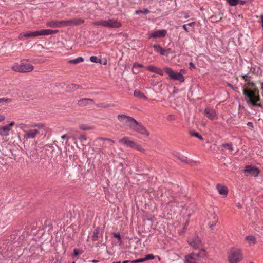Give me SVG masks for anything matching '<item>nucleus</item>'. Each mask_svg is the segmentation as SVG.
I'll return each instance as SVG.
<instances>
[{"mask_svg": "<svg viewBox=\"0 0 263 263\" xmlns=\"http://www.w3.org/2000/svg\"><path fill=\"white\" fill-rule=\"evenodd\" d=\"M168 118L170 119H173V115H169L168 116Z\"/></svg>", "mask_w": 263, "mask_h": 263, "instance_id": "62", "label": "nucleus"}, {"mask_svg": "<svg viewBox=\"0 0 263 263\" xmlns=\"http://www.w3.org/2000/svg\"><path fill=\"white\" fill-rule=\"evenodd\" d=\"M61 138H62V139H66V135H64L62 136H61Z\"/></svg>", "mask_w": 263, "mask_h": 263, "instance_id": "59", "label": "nucleus"}, {"mask_svg": "<svg viewBox=\"0 0 263 263\" xmlns=\"http://www.w3.org/2000/svg\"><path fill=\"white\" fill-rule=\"evenodd\" d=\"M190 135L192 136H194L195 137H197L201 140H203V138L198 133H196L195 132H190Z\"/></svg>", "mask_w": 263, "mask_h": 263, "instance_id": "33", "label": "nucleus"}, {"mask_svg": "<svg viewBox=\"0 0 263 263\" xmlns=\"http://www.w3.org/2000/svg\"><path fill=\"white\" fill-rule=\"evenodd\" d=\"M260 18H261V22L263 24V15L260 16Z\"/></svg>", "mask_w": 263, "mask_h": 263, "instance_id": "64", "label": "nucleus"}, {"mask_svg": "<svg viewBox=\"0 0 263 263\" xmlns=\"http://www.w3.org/2000/svg\"><path fill=\"white\" fill-rule=\"evenodd\" d=\"M216 188L220 194L223 195L224 196L227 195L228 190L227 186L218 184L216 186Z\"/></svg>", "mask_w": 263, "mask_h": 263, "instance_id": "23", "label": "nucleus"}, {"mask_svg": "<svg viewBox=\"0 0 263 263\" xmlns=\"http://www.w3.org/2000/svg\"><path fill=\"white\" fill-rule=\"evenodd\" d=\"M133 72L134 73H137L138 72V71H136V70H135V71H134V68H133Z\"/></svg>", "mask_w": 263, "mask_h": 263, "instance_id": "60", "label": "nucleus"}, {"mask_svg": "<svg viewBox=\"0 0 263 263\" xmlns=\"http://www.w3.org/2000/svg\"><path fill=\"white\" fill-rule=\"evenodd\" d=\"M247 125L250 128H254L253 123L252 122H248L247 123Z\"/></svg>", "mask_w": 263, "mask_h": 263, "instance_id": "46", "label": "nucleus"}, {"mask_svg": "<svg viewBox=\"0 0 263 263\" xmlns=\"http://www.w3.org/2000/svg\"><path fill=\"white\" fill-rule=\"evenodd\" d=\"M130 128L141 135L146 136L149 135V132L146 129L145 127L142 125L141 123L138 122L136 120H134Z\"/></svg>", "mask_w": 263, "mask_h": 263, "instance_id": "7", "label": "nucleus"}, {"mask_svg": "<svg viewBox=\"0 0 263 263\" xmlns=\"http://www.w3.org/2000/svg\"><path fill=\"white\" fill-rule=\"evenodd\" d=\"M164 71L173 80H178L180 82L184 81V78L180 72L174 71L170 67H165Z\"/></svg>", "mask_w": 263, "mask_h": 263, "instance_id": "6", "label": "nucleus"}, {"mask_svg": "<svg viewBox=\"0 0 263 263\" xmlns=\"http://www.w3.org/2000/svg\"><path fill=\"white\" fill-rule=\"evenodd\" d=\"M236 206L237 208H238L239 209H241L242 208V205H241V204L240 203H237Z\"/></svg>", "mask_w": 263, "mask_h": 263, "instance_id": "54", "label": "nucleus"}, {"mask_svg": "<svg viewBox=\"0 0 263 263\" xmlns=\"http://www.w3.org/2000/svg\"><path fill=\"white\" fill-rule=\"evenodd\" d=\"M93 100L89 98H83L78 101V105L81 107H84L93 103Z\"/></svg>", "mask_w": 263, "mask_h": 263, "instance_id": "21", "label": "nucleus"}, {"mask_svg": "<svg viewBox=\"0 0 263 263\" xmlns=\"http://www.w3.org/2000/svg\"><path fill=\"white\" fill-rule=\"evenodd\" d=\"M206 255H207V253L205 251V250L203 249H201V250H200V251L197 253H194V257H195V258L196 257H199V258H205L206 256Z\"/></svg>", "mask_w": 263, "mask_h": 263, "instance_id": "25", "label": "nucleus"}, {"mask_svg": "<svg viewBox=\"0 0 263 263\" xmlns=\"http://www.w3.org/2000/svg\"><path fill=\"white\" fill-rule=\"evenodd\" d=\"M242 258V254L240 249L237 248H232L231 249L228 255V261L229 263H238Z\"/></svg>", "mask_w": 263, "mask_h": 263, "instance_id": "4", "label": "nucleus"}, {"mask_svg": "<svg viewBox=\"0 0 263 263\" xmlns=\"http://www.w3.org/2000/svg\"><path fill=\"white\" fill-rule=\"evenodd\" d=\"M47 26L51 28H61L66 27V21H55L52 20L46 23Z\"/></svg>", "mask_w": 263, "mask_h": 263, "instance_id": "11", "label": "nucleus"}, {"mask_svg": "<svg viewBox=\"0 0 263 263\" xmlns=\"http://www.w3.org/2000/svg\"><path fill=\"white\" fill-rule=\"evenodd\" d=\"M143 67V65L142 64L135 63L133 65V68H141V67Z\"/></svg>", "mask_w": 263, "mask_h": 263, "instance_id": "42", "label": "nucleus"}, {"mask_svg": "<svg viewBox=\"0 0 263 263\" xmlns=\"http://www.w3.org/2000/svg\"><path fill=\"white\" fill-rule=\"evenodd\" d=\"M90 60L91 62H94V63H101V62H100L101 60L98 59V58L96 56H91L90 58Z\"/></svg>", "mask_w": 263, "mask_h": 263, "instance_id": "38", "label": "nucleus"}, {"mask_svg": "<svg viewBox=\"0 0 263 263\" xmlns=\"http://www.w3.org/2000/svg\"><path fill=\"white\" fill-rule=\"evenodd\" d=\"M244 173L246 174V176L250 175L251 176L256 177L258 175L259 171L254 166L247 165L245 168Z\"/></svg>", "mask_w": 263, "mask_h": 263, "instance_id": "10", "label": "nucleus"}, {"mask_svg": "<svg viewBox=\"0 0 263 263\" xmlns=\"http://www.w3.org/2000/svg\"><path fill=\"white\" fill-rule=\"evenodd\" d=\"M119 143L120 144L125 145L127 147L135 149L142 153H145L146 150L142 147V145L135 142L134 141L130 140L129 137H124L119 140Z\"/></svg>", "mask_w": 263, "mask_h": 263, "instance_id": "3", "label": "nucleus"}, {"mask_svg": "<svg viewBox=\"0 0 263 263\" xmlns=\"http://www.w3.org/2000/svg\"><path fill=\"white\" fill-rule=\"evenodd\" d=\"M183 28L186 32H189L188 29L186 27V25H184L183 26Z\"/></svg>", "mask_w": 263, "mask_h": 263, "instance_id": "53", "label": "nucleus"}, {"mask_svg": "<svg viewBox=\"0 0 263 263\" xmlns=\"http://www.w3.org/2000/svg\"><path fill=\"white\" fill-rule=\"evenodd\" d=\"M243 93L248 98V100H247L248 103H250L253 106H261V104H257V102L260 100L258 89L254 88V90L244 89Z\"/></svg>", "mask_w": 263, "mask_h": 263, "instance_id": "2", "label": "nucleus"}, {"mask_svg": "<svg viewBox=\"0 0 263 263\" xmlns=\"http://www.w3.org/2000/svg\"><path fill=\"white\" fill-rule=\"evenodd\" d=\"M98 262V261L97 260H92V262H93V263H97Z\"/></svg>", "mask_w": 263, "mask_h": 263, "instance_id": "63", "label": "nucleus"}, {"mask_svg": "<svg viewBox=\"0 0 263 263\" xmlns=\"http://www.w3.org/2000/svg\"><path fill=\"white\" fill-rule=\"evenodd\" d=\"M33 66L29 63H24L21 62L20 63H14L12 66V69L17 72H29L33 70Z\"/></svg>", "mask_w": 263, "mask_h": 263, "instance_id": "5", "label": "nucleus"}, {"mask_svg": "<svg viewBox=\"0 0 263 263\" xmlns=\"http://www.w3.org/2000/svg\"><path fill=\"white\" fill-rule=\"evenodd\" d=\"M243 79L245 82H248L249 80L248 77L247 75H244L242 76Z\"/></svg>", "mask_w": 263, "mask_h": 263, "instance_id": "50", "label": "nucleus"}, {"mask_svg": "<svg viewBox=\"0 0 263 263\" xmlns=\"http://www.w3.org/2000/svg\"><path fill=\"white\" fill-rule=\"evenodd\" d=\"M131 263V261L130 260H125V261H123L122 263Z\"/></svg>", "mask_w": 263, "mask_h": 263, "instance_id": "58", "label": "nucleus"}, {"mask_svg": "<svg viewBox=\"0 0 263 263\" xmlns=\"http://www.w3.org/2000/svg\"><path fill=\"white\" fill-rule=\"evenodd\" d=\"M5 119V117L4 115H0V122L4 121Z\"/></svg>", "mask_w": 263, "mask_h": 263, "instance_id": "51", "label": "nucleus"}, {"mask_svg": "<svg viewBox=\"0 0 263 263\" xmlns=\"http://www.w3.org/2000/svg\"><path fill=\"white\" fill-rule=\"evenodd\" d=\"M125 164V161L124 160H122V162H119L118 166L123 167Z\"/></svg>", "mask_w": 263, "mask_h": 263, "instance_id": "49", "label": "nucleus"}, {"mask_svg": "<svg viewBox=\"0 0 263 263\" xmlns=\"http://www.w3.org/2000/svg\"><path fill=\"white\" fill-rule=\"evenodd\" d=\"M150 12L149 10L148 9H144L143 10H137L135 12V14L136 15H138L140 13H143L144 14H147Z\"/></svg>", "mask_w": 263, "mask_h": 263, "instance_id": "31", "label": "nucleus"}, {"mask_svg": "<svg viewBox=\"0 0 263 263\" xmlns=\"http://www.w3.org/2000/svg\"><path fill=\"white\" fill-rule=\"evenodd\" d=\"M213 218H214V219H215V221H213L212 223H211V222L209 223L210 228H211V230H213L214 227L215 226L216 223L217 221L216 215L214 214Z\"/></svg>", "mask_w": 263, "mask_h": 263, "instance_id": "32", "label": "nucleus"}, {"mask_svg": "<svg viewBox=\"0 0 263 263\" xmlns=\"http://www.w3.org/2000/svg\"><path fill=\"white\" fill-rule=\"evenodd\" d=\"M15 124L14 121H11L8 124L0 127V135L2 136H7L9 135L11 127Z\"/></svg>", "mask_w": 263, "mask_h": 263, "instance_id": "12", "label": "nucleus"}, {"mask_svg": "<svg viewBox=\"0 0 263 263\" xmlns=\"http://www.w3.org/2000/svg\"><path fill=\"white\" fill-rule=\"evenodd\" d=\"M246 239L248 241V242L250 244H255L256 242V239L255 236L252 235L247 236L246 237Z\"/></svg>", "mask_w": 263, "mask_h": 263, "instance_id": "29", "label": "nucleus"}, {"mask_svg": "<svg viewBox=\"0 0 263 263\" xmlns=\"http://www.w3.org/2000/svg\"><path fill=\"white\" fill-rule=\"evenodd\" d=\"M204 113L205 115L210 120L217 119L218 118L216 111L210 108H205Z\"/></svg>", "mask_w": 263, "mask_h": 263, "instance_id": "13", "label": "nucleus"}, {"mask_svg": "<svg viewBox=\"0 0 263 263\" xmlns=\"http://www.w3.org/2000/svg\"><path fill=\"white\" fill-rule=\"evenodd\" d=\"M121 26V24L116 21V28L120 27Z\"/></svg>", "mask_w": 263, "mask_h": 263, "instance_id": "56", "label": "nucleus"}, {"mask_svg": "<svg viewBox=\"0 0 263 263\" xmlns=\"http://www.w3.org/2000/svg\"><path fill=\"white\" fill-rule=\"evenodd\" d=\"M145 68L151 72H155L160 76H163L164 74L163 71L161 68L153 65L146 66Z\"/></svg>", "mask_w": 263, "mask_h": 263, "instance_id": "17", "label": "nucleus"}, {"mask_svg": "<svg viewBox=\"0 0 263 263\" xmlns=\"http://www.w3.org/2000/svg\"><path fill=\"white\" fill-rule=\"evenodd\" d=\"M11 101L9 99L0 98V103H4L10 102Z\"/></svg>", "mask_w": 263, "mask_h": 263, "instance_id": "41", "label": "nucleus"}, {"mask_svg": "<svg viewBox=\"0 0 263 263\" xmlns=\"http://www.w3.org/2000/svg\"><path fill=\"white\" fill-rule=\"evenodd\" d=\"M154 50L157 52L160 53L162 51L163 48L159 45H154L153 46Z\"/></svg>", "mask_w": 263, "mask_h": 263, "instance_id": "37", "label": "nucleus"}, {"mask_svg": "<svg viewBox=\"0 0 263 263\" xmlns=\"http://www.w3.org/2000/svg\"><path fill=\"white\" fill-rule=\"evenodd\" d=\"M247 83L248 85L252 87H254L255 86L254 83L253 82H250V80L247 82Z\"/></svg>", "mask_w": 263, "mask_h": 263, "instance_id": "48", "label": "nucleus"}, {"mask_svg": "<svg viewBox=\"0 0 263 263\" xmlns=\"http://www.w3.org/2000/svg\"><path fill=\"white\" fill-rule=\"evenodd\" d=\"M171 49L170 48L163 49L162 51L160 53L161 55L167 56L168 54L171 52Z\"/></svg>", "mask_w": 263, "mask_h": 263, "instance_id": "35", "label": "nucleus"}, {"mask_svg": "<svg viewBox=\"0 0 263 263\" xmlns=\"http://www.w3.org/2000/svg\"><path fill=\"white\" fill-rule=\"evenodd\" d=\"M221 146H222V147L226 148L230 151H233V149H234L233 147L232 146V143H223L221 145Z\"/></svg>", "mask_w": 263, "mask_h": 263, "instance_id": "30", "label": "nucleus"}, {"mask_svg": "<svg viewBox=\"0 0 263 263\" xmlns=\"http://www.w3.org/2000/svg\"><path fill=\"white\" fill-rule=\"evenodd\" d=\"M80 128L81 129L83 130H88L92 129V127L91 126H87L86 125H81L80 126Z\"/></svg>", "mask_w": 263, "mask_h": 263, "instance_id": "39", "label": "nucleus"}, {"mask_svg": "<svg viewBox=\"0 0 263 263\" xmlns=\"http://www.w3.org/2000/svg\"><path fill=\"white\" fill-rule=\"evenodd\" d=\"M118 119L123 125L128 126L130 128L135 120L133 117L125 115H119Z\"/></svg>", "mask_w": 263, "mask_h": 263, "instance_id": "8", "label": "nucleus"}, {"mask_svg": "<svg viewBox=\"0 0 263 263\" xmlns=\"http://www.w3.org/2000/svg\"><path fill=\"white\" fill-rule=\"evenodd\" d=\"M196 259L194 257V253L185 256L184 263H196Z\"/></svg>", "mask_w": 263, "mask_h": 263, "instance_id": "22", "label": "nucleus"}, {"mask_svg": "<svg viewBox=\"0 0 263 263\" xmlns=\"http://www.w3.org/2000/svg\"><path fill=\"white\" fill-rule=\"evenodd\" d=\"M154 258H155V256L153 254H148L146 255L145 257L143 258H144V261H146L147 260H152V259H154Z\"/></svg>", "mask_w": 263, "mask_h": 263, "instance_id": "36", "label": "nucleus"}, {"mask_svg": "<svg viewBox=\"0 0 263 263\" xmlns=\"http://www.w3.org/2000/svg\"><path fill=\"white\" fill-rule=\"evenodd\" d=\"M102 236V234L101 232L100 228L99 227H97L95 229V230L93 232V234L91 235L90 239L92 241H96L98 240L100 238H101Z\"/></svg>", "mask_w": 263, "mask_h": 263, "instance_id": "19", "label": "nucleus"}, {"mask_svg": "<svg viewBox=\"0 0 263 263\" xmlns=\"http://www.w3.org/2000/svg\"><path fill=\"white\" fill-rule=\"evenodd\" d=\"M189 68L191 70H192L193 68H194V69L195 68V66L194 64L192 62H190L189 63Z\"/></svg>", "mask_w": 263, "mask_h": 263, "instance_id": "47", "label": "nucleus"}, {"mask_svg": "<svg viewBox=\"0 0 263 263\" xmlns=\"http://www.w3.org/2000/svg\"><path fill=\"white\" fill-rule=\"evenodd\" d=\"M194 24H195V22H191V23H189L187 24V25L189 26H192L194 25Z\"/></svg>", "mask_w": 263, "mask_h": 263, "instance_id": "57", "label": "nucleus"}, {"mask_svg": "<svg viewBox=\"0 0 263 263\" xmlns=\"http://www.w3.org/2000/svg\"><path fill=\"white\" fill-rule=\"evenodd\" d=\"M20 128H24L25 127H27V125H25V124H22L20 125Z\"/></svg>", "mask_w": 263, "mask_h": 263, "instance_id": "55", "label": "nucleus"}, {"mask_svg": "<svg viewBox=\"0 0 263 263\" xmlns=\"http://www.w3.org/2000/svg\"><path fill=\"white\" fill-rule=\"evenodd\" d=\"M58 30L43 29L39 30V36H45L57 33Z\"/></svg>", "mask_w": 263, "mask_h": 263, "instance_id": "20", "label": "nucleus"}, {"mask_svg": "<svg viewBox=\"0 0 263 263\" xmlns=\"http://www.w3.org/2000/svg\"><path fill=\"white\" fill-rule=\"evenodd\" d=\"M238 4H239L241 5H243L246 4V1L239 0Z\"/></svg>", "mask_w": 263, "mask_h": 263, "instance_id": "52", "label": "nucleus"}, {"mask_svg": "<svg viewBox=\"0 0 263 263\" xmlns=\"http://www.w3.org/2000/svg\"><path fill=\"white\" fill-rule=\"evenodd\" d=\"M31 127L33 128L24 130V138L26 140L35 138L40 132H45L46 128L45 125L42 123L32 125Z\"/></svg>", "mask_w": 263, "mask_h": 263, "instance_id": "1", "label": "nucleus"}, {"mask_svg": "<svg viewBox=\"0 0 263 263\" xmlns=\"http://www.w3.org/2000/svg\"><path fill=\"white\" fill-rule=\"evenodd\" d=\"M167 31L165 29L157 30L149 34V38H162L165 36Z\"/></svg>", "mask_w": 263, "mask_h": 263, "instance_id": "14", "label": "nucleus"}, {"mask_svg": "<svg viewBox=\"0 0 263 263\" xmlns=\"http://www.w3.org/2000/svg\"><path fill=\"white\" fill-rule=\"evenodd\" d=\"M84 61V59L82 57H78L74 59L70 60L68 61V63L72 64H77L80 62Z\"/></svg>", "mask_w": 263, "mask_h": 263, "instance_id": "28", "label": "nucleus"}, {"mask_svg": "<svg viewBox=\"0 0 263 263\" xmlns=\"http://www.w3.org/2000/svg\"><path fill=\"white\" fill-rule=\"evenodd\" d=\"M134 95L136 97H137L139 99H143L144 100H146L147 99L145 95L138 89H136L134 91Z\"/></svg>", "mask_w": 263, "mask_h": 263, "instance_id": "24", "label": "nucleus"}, {"mask_svg": "<svg viewBox=\"0 0 263 263\" xmlns=\"http://www.w3.org/2000/svg\"><path fill=\"white\" fill-rule=\"evenodd\" d=\"M79 254V250L77 249H74L73 250V255L74 256H77Z\"/></svg>", "mask_w": 263, "mask_h": 263, "instance_id": "44", "label": "nucleus"}, {"mask_svg": "<svg viewBox=\"0 0 263 263\" xmlns=\"http://www.w3.org/2000/svg\"><path fill=\"white\" fill-rule=\"evenodd\" d=\"M239 1V0H227V2L231 6H236L238 4Z\"/></svg>", "mask_w": 263, "mask_h": 263, "instance_id": "34", "label": "nucleus"}, {"mask_svg": "<svg viewBox=\"0 0 263 263\" xmlns=\"http://www.w3.org/2000/svg\"><path fill=\"white\" fill-rule=\"evenodd\" d=\"M80 88V86L74 84H70L67 86V90L68 91H73Z\"/></svg>", "mask_w": 263, "mask_h": 263, "instance_id": "27", "label": "nucleus"}, {"mask_svg": "<svg viewBox=\"0 0 263 263\" xmlns=\"http://www.w3.org/2000/svg\"><path fill=\"white\" fill-rule=\"evenodd\" d=\"M79 139L81 140V141L82 142L83 141V140H86V137L85 136V135H81L80 137H79Z\"/></svg>", "mask_w": 263, "mask_h": 263, "instance_id": "45", "label": "nucleus"}, {"mask_svg": "<svg viewBox=\"0 0 263 263\" xmlns=\"http://www.w3.org/2000/svg\"><path fill=\"white\" fill-rule=\"evenodd\" d=\"M228 86L230 87H231L233 89H234V88L233 87V86L231 84H229Z\"/></svg>", "mask_w": 263, "mask_h": 263, "instance_id": "61", "label": "nucleus"}, {"mask_svg": "<svg viewBox=\"0 0 263 263\" xmlns=\"http://www.w3.org/2000/svg\"><path fill=\"white\" fill-rule=\"evenodd\" d=\"M116 239H118V242H119V245H121L122 243L121 237L120 234L119 233H116Z\"/></svg>", "mask_w": 263, "mask_h": 263, "instance_id": "43", "label": "nucleus"}, {"mask_svg": "<svg viewBox=\"0 0 263 263\" xmlns=\"http://www.w3.org/2000/svg\"><path fill=\"white\" fill-rule=\"evenodd\" d=\"M66 21V26H77L84 23V20L81 18H73Z\"/></svg>", "mask_w": 263, "mask_h": 263, "instance_id": "16", "label": "nucleus"}, {"mask_svg": "<svg viewBox=\"0 0 263 263\" xmlns=\"http://www.w3.org/2000/svg\"><path fill=\"white\" fill-rule=\"evenodd\" d=\"M39 36V30L26 33H21L19 34L18 38L23 40L25 38L33 37Z\"/></svg>", "mask_w": 263, "mask_h": 263, "instance_id": "15", "label": "nucleus"}, {"mask_svg": "<svg viewBox=\"0 0 263 263\" xmlns=\"http://www.w3.org/2000/svg\"><path fill=\"white\" fill-rule=\"evenodd\" d=\"M201 242V240L198 236H195L192 240L189 241L190 245L195 249L199 248Z\"/></svg>", "mask_w": 263, "mask_h": 263, "instance_id": "18", "label": "nucleus"}, {"mask_svg": "<svg viewBox=\"0 0 263 263\" xmlns=\"http://www.w3.org/2000/svg\"><path fill=\"white\" fill-rule=\"evenodd\" d=\"M94 25L96 26H101L103 27H108V28H114L115 27V20L114 19H106L96 21L93 23Z\"/></svg>", "mask_w": 263, "mask_h": 263, "instance_id": "9", "label": "nucleus"}, {"mask_svg": "<svg viewBox=\"0 0 263 263\" xmlns=\"http://www.w3.org/2000/svg\"><path fill=\"white\" fill-rule=\"evenodd\" d=\"M144 262V260L143 258H140V259H136V260H133L131 261V263H140V262Z\"/></svg>", "mask_w": 263, "mask_h": 263, "instance_id": "40", "label": "nucleus"}, {"mask_svg": "<svg viewBox=\"0 0 263 263\" xmlns=\"http://www.w3.org/2000/svg\"><path fill=\"white\" fill-rule=\"evenodd\" d=\"M175 156L179 160H180L183 163H189L190 162V160L187 159L186 157L184 156L183 155L180 153L176 154Z\"/></svg>", "mask_w": 263, "mask_h": 263, "instance_id": "26", "label": "nucleus"}]
</instances>
